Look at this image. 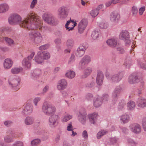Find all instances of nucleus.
Wrapping results in <instances>:
<instances>
[{
    "mask_svg": "<svg viewBox=\"0 0 146 146\" xmlns=\"http://www.w3.org/2000/svg\"><path fill=\"white\" fill-rule=\"evenodd\" d=\"M33 109V107L32 105L30 104H27L23 111L22 114L24 116L29 115L32 113Z\"/></svg>",
    "mask_w": 146,
    "mask_h": 146,
    "instance_id": "a211bd4d",
    "label": "nucleus"
},
{
    "mask_svg": "<svg viewBox=\"0 0 146 146\" xmlns=\"http://www.w3.org/2000/svg\"><path fill=\"white\" fill-rule=\"evenodd\" d=\"M22 68H13L11 70V73L14 74H17L19 73L22 70Z\"/></svg>",
    "mask_w": 146,
    "mask_h": 146,
    "instance_id": "79ce46f5",
    "label": "nucleus"
},
{
    "mask_svg": "<svg viewBox=\"0 0 146 146\" xmlns=\"http://www.w3.org/2000/svg\"><path fill=\"white\" fill-rule=\"evenodd\" d=\"M122 91V87L120 86H118L115 88L112 94L118 95Z\"/></svg>",
    "mask_w": 146,
    "mask_h": 146,
    "instance_id": "4c0bfd02",
    "label": "nucleus"
},
{
    "mask_svg": "<svg viewBox=\"0 0 146 146\" xmlns=\"http://www.w3.org/2000/svg\"><path fill=\"white\" fill-rule=\"evenodd\" d=\"M118 138L116 137H113L110 139V143L111 145H113L115 143H117Z\"/></svg>",
    "mask_w": 146,
    "mask_h": 146,
    "instance_id": "6e6d98bb",
    "label": "nucleus"
},
{
    "mask_svg": "<svg viewBox=\"0 0 146 146\" xmlns=\"http://www.w3.org/2000/svg\"><path fill=\"white\" fill-rule=\"evenodd\" d=\"M59 117L57 115H51L48 119V125L49 126L52 128L57 126L59 123Z\"/></svg>",
    "mask_w": 146,
    "mask_h": 146,
    "instance_id": "6e6552de",
    "label": "nucleus"
},
{
    "mask_svg": "<svg viewBox=\"0 0 146 146\" xmlns=\"http://www.w3.org/2000/svg\"><path fill=\"white\" fill-rule=\"evenodd\" d=\"M98 117V114L96 112H94L93 113L88 115V117L90 123L94 124L96 123Z\"/></svg>",
    "mask_w": 146,
    "mask_h": 146,
    "instance_id": "393cba45",
    "label": "nucleus"
},
{
    "mask_svg": "<svg viewBox=\"0 0 146 146\" xmlns=\"http://www.w3.org/2000/svg\"><path fill=\"white\" fill-rule=\"evenodd\" d=\"M88 23L87 19H83L78 25V30L79 33H82L87 26Z\"/></svg>",
    "mask_w": 146,
    "mask_h": 146,
    "instance_id": "4468645a",
    "label": "nucleus"
},
{
    "mask_svg": "<svg viewBox=\"0 0 146 146\" xmlns=\"http://www.w3.org/2000/svg\"><path fill=\"white\" fill-rule=\"evenodd\" d=\"M75 73L72 70H69L67 71L65 74L66 77L69 79H72L75 76Z\"/></svg>",
    "mask_w": 146,
    "mask_h": 146,
    "instance_id": "e433bc0d",
    "label": "nucleus"
},
{
    "mask_svg": "<svg viewBox=\"0 0 146 146\" xmlns=\"http://www.w3.org/2000/svg\"><path fill=\"white\" fill-rule=\"evenodd\" d=\"M41 55L40 52H38L35 57V61L37 63L41 64L43 62V59Z\"/></svg>",
    "mask_w": 146,
    "mask_h": 146,
    "instance_id": "72a5a7b5",
    "label": "nucleus"
},
{
    "mask_svg": "<svg viewBox=\"0 0 146 146\" xmlns=\"http://www.w3.org/2000/svg\"><path fill=\"white\" fill-rule=\"evenodd\" d=\"M82 136L85 139H87L88 138V134L87 131L84 130L82 133Z\"/></svg>",
    "mask_w": 146,
    "mask_h": 146,
    "instance_id": "774afa93",
    "label": "nucleus"
},
{
    "mask_svg": "<svg viewBox=\"0 0 146 146\" xmlns=\"http://www.w3.org/2000/svg\"><path fill=\"white\" fill-rule=\"evenodd\" d=\"M29 38L31 41L35 44H39L42 40V37L40 33L37 31H33L29 34Z\"/></svg>",
    "mask_w": 146,
    "mask_h": 146,
    "instance_id": "7ed1b4c3",
    "label": "nucleus"
},
{
    "mask_svg": "<svg viewBox=\"0 0 146 146\" xmlns=\"http://www.w3.org/2000/svg\"><path fill=\"white\" fill-rule=\"evenodd\" d=\"M75 60V56L73 54H72L71 56L69 59L68 63L71 64L74 62Z\"/></svg>",
    "mask_w": 146,
    "mask_h": 146,
    "instance_id": "4d7b16f0",
    "label": "nucleus"
},
{
    "mask_svg": "<svg viewBox=\"0 0 146 146\" xmlns=\"http://www.w3.org/2000/svg\"><path fill=\"white\" fill-rule=\"evenodd\" d=\"M69 12V10L66 7L64 6L61 7L57 10L58 17L61 20H64L67 17Z\"/></svg>",
    "mask_w": 146,
    "mask_h": 146,
    "instance_id": "39448f33",
    "label": "nucleus"
},
{
    "mask_svg": "<svg viewBox=\"0 0 146 146\" xmlns=\"http://www.w3.org/2000/svg\"><path fill=\"white\" fill-rule=\"evenodd\" d=\"M108 132V131L106 130H102L99 131L97 134V139H100L104 135L106 134Z\"/></svg>",
    "mask_w": 146,
    "mask_h": 146,
    "instance_id": "a19ab883",
    "label": "nucleus"
},
{
    "mask_svg": "<svg viewBox=\"0 0 146 146\" xmlns=\"http://www.w3.org/2000/svg\"><path fill=\"white\" fill-rule=\"evenodd\" d=\"M112 102L113 104H115L118 99V95L112 94Z\"/></svg>",
    "mask_w": 146,
    "mask_h": 146,
    "instance_id": "864d4df0",
    "label": "nucleus"
},
{
    "mask_svg": "<svg viewBox=\"0 0 146 146\" xmlns=\"http://www.w3.org/2000/svg\"><path fill=\"white\" fill-rule=\"evenodd\" d=\"M132 62L131 60L127 59L124 62V65L127 68H129L130 66L132 64Z\"/></svg>",
    "mask_w": 146,
    "mask_h": 146,
    "instance_id": "de8ad7c7",
    "label": "nucleus"
},
{
    "mask_svg": "<svg viewBox=\"0 0 146 146\" xmlns=\"http://www.w3.org/2000/svg\"><path fill=\"white\" fill-rule=\"evenodd\" d=\"M42 18L43 20L47 23L52 25H56L57 24L56 20L52 13L46 12L43 14Z\"/></svg>",
    "mask_w": 146,
    "mask_h": 146,
    "instance_id": "20e7f679",
    "label": "nucleus"
},
{
    "mask_svg": "<svg viewBox=\"0 0 146 146\" xmlns=\"http://www.w3.org/2000/svg\"><path fill=\"white\" fill-rule=\"evenodd\" d=\"M120 129L121 130L123 133L126 134L128 133L129 130L128 129L125 127H119Z\"/></svg>",
    "mask_w": 146,
    "mask_h": 146,
    "instance_id": "69168bd1",
    "label": "nucleus"
},
{
    "mask_svg": "<svg viewBox=\"0 0 146 146\" xmlns=\"http://www.w3.org/2000/svg\"><path fill=\"white\" fill-rule=\"evenodd\" d=\"M116 49L117 53L119 54H123L125 52V50L123 47L122 46L117 47Z\"/></svg>",
    "mask_w": 146,
    "mask_h": 146,
    "instance_id": "58836bf2",
    "label": "nucleus"
},
{
    "mask_svg": "<svg viewBox=\"0 0 146 146\" xmlns=\"http://www.w3.org/2000/svg\"><path fill=\"white\" fill-rule=\"evenodd\" d=\"M13 61L11 58H8L5 59L3 63L4 68L5 70L10 69L13 66Z\"/></svg>",
    "mask_w": 146,
    "mask_h": 146,
    "instance_id": "aec40b11",
    "label": "nucleus"
},
{
    "mask_svg": "<svg viewBox=\"0 0 146 146\" xmlns=\"http://www.w3.org/2000/svg\"><path fill=\"white\" fill-rule=\"evenodd\" d=\"M12 146H23V143L21 141H17L12 144Z\"/></svg>",
    "mask_w": 146,
    "mask_h": 146,
    "instance_id": "603ef678",
    "label": "nucleus"
},
{
    "mask_svg": "<svg viewBox=\"0 0 146 146\" xmlns=\"http://www.w3.org/2000/svg\"><path fill=\"white\" fill-rule=\"evenodd\" d=\"M10 133L12 137L10 135H7L4 137V140L5 142L7 143H12L14 141L13 137L16 138L17 137L15 135H13L14 133L12 131H11Z\"/></svg>",
    "mask_w": 146,
    "mask_h": 146,
    "instance_id": "c85d7f7f",
    "label": "nucleus"
},
{
    "mask_svg": "<svg viewBox=\"0 0 146 146\" xmlns=\"http://www.w3.org/2000/svg\"><path fill=\"white\" fill-rule=\"evenodd\" d=\"M124 74L123 72H121L111 76L107 74L106 76L108 80L113 82H118L121 80Z\"/></svg>",
    "mask_w": 146,
    "mask_h": 146,
    "instance_id": "423d86ee",
    "label": "nucleus"
},
{
    "mask_svg": "<svg viewBox=\"0 0 146 146\" xmlns=\"http://www.w3.org/2000/svg\"><path fill=\"white\" fill-rule=\"evenodd\" d=\"M9 9V5L7 3H3L0 4V13H4L7 12Z\"/></svg>",
    "mask_w": 146,
    "mask_h": 146,
    "instance_id": "cd10ccee",
    "label": "nucleus"
},
{
    "mask_svg": "<svg viewBox=\"0 0 146 146\" xmlns=\"http://www.w3.org/2000/svg\"><path fill=\"white\" fill-rule=\"evenodd\" d=\"M100 35V32L96 30L93 31L92 34V38L94 40L97 39Z\"/></svg>",
    "mask_w": 146,
    "mask_h": 146,
    "instance_id": "ea45409f",
    "label": "nucleus"
},
{
    "mask_svg": "<svg viewBox=\"0 0 146 146\" xmlns=\"http://www.w3.org/2000/svg\"><path fill=\"white\" fill-rule=\"evenodd\" d=\"M102 103V99L101 97H98L94 99L93 104L94 106L98 108L100 106Z\"/></svg>",
    "mask_w": 146,
    "mask_h": 146,
    "instance_id": "c756f323",
    "label": "nucleus"
},
{
    "mask_svg": "<svg viewBox=\"0 0 146 146\" xmlns=\"http://www.w3.org/2000/svg\"><path fill=\"white\" fill-rule=\"evenodd\" d=\"M49 86L48 85H47L45 86L42 90V94H45L49 90Z\"/></svg>",
    "mask_w": 146,
    "mask_h": 146,
    "instance_id": "e2e57ef3",
    "label": "nucleus"
},
{
    "mask_svg": "<svg viewBox=\"0 0 146 146\" xmlns=\"http://www.w3.org/2000/svg\"><path fill=\"white\" fill-rule=\"evenodd\" d=\"M35 53L33 52L28 57L25 58L22 61V64L25 68H29L31 66V61L35 55Z\"/></svg>",
    "mask_w": 146,
    "mask_h": 146,
    "instance_id": "9b49d317",
    "label": "nucleus"
},
{
    "mask_svg": "<svg viewBox=\"0 0 146 146\" xmlns=\"http://www.w3.org/2000/svg\"><path fill=\"white\" fill-rule=\"evenodd\" d=\"M91 58L88 55L84 56L81 59L79 63L78 67L80 70H82L91 61Z\"/></svg>",
    "mask_w": 146,
    "mask_h": 146,
    "instance_id": "9d476101",
    "label": "nucleus"
},
{
    "mask_svg": "<svg viewBox=\"0 0 146 146\" xmlns=\"http://www.w3.org/2000/svg\"><path fill=\"white\" fill-rule=\"evenodd\" d=\"M87 113L85 109L84 108H80L78 114V119L82 124H85L86 121Z\"/></svg>",
    "mask_w": 146,
    "mask_h": 146,
    "instance_id": "0eeeda50",
    "label": "nucleus"
},
{
    "mask_svg": "<svg viewBox=\"0 0 146 146\" xmlns=\"http://www.w3.org/2000/svg\"><path fill=\"white\" fill-rule=\"evenodd\" d=\"M120 18V14L117 11H113L110 15V20L114 24L117 23L119 21Z\"/></svg>",
    "mask_w": 146,
    "mask_h": 146,
    "instance_id": "ddd939ff",
    "label": "nucleus"
},
{
    "mask_svg": "<svg viewBox=\"0 0 146 146\" xmlns=\"http://www.w3.org/2000/svg\"><path fill=\"white\" fill-rule=\"evenodd\" d=\"M70 23V21H67V23L65 25V27L66 29V30H68V31H70L72 30L74 28V27H68V25Z\"/></svg>",
    "mask_w": 146,
    "mask_h": 146,
    "instance_id": "052dcab7",
    "label": "nucleus"
},
{
    "mask_svg": "<svg viewBox=\"0 0 146 146\" xmlns=\"http://www.w3.org/2000/svg\"><path fill=\"white\" fill-rule=\"evenodd\" d=\"M42 111L45 115L50 116L54 114L56 111V108L53 105L46 102L42 106Z\"/></svg>",
    "mask_w": 146,
    "mask_h": 146,
    "instance_id": "f03ea898",
    "label": "nucleus"
},
{
    "mask_svg": "<svg viewBox=\"0 0 146 146\" xmlns=\"http://www.w3.org/2000/svg\"><path fill=\"white\" fill-rule=\"evenodd\" d=\"M95 83L94 81H92L91 82L87 83L86 84V87L89 88H93L95 86Z\"/></svg>",
    "mask_w": 146,
    "mask_h": 146,
    "instance_id": "3c124183",
    "label": "nucleus"
},
{
    "mask_svg": "<svg viewBox=\"0 0 146 146\" xmlns=\"http://www.w3.org/2000/svg\"><path fill=\"white\" fill-rule=\"evenodd\" d=\"M49 46L48 44H45L40 46L39 47V49L40 50H43L47 49Z\"/></svg>",
    "mask_w": 146,
    "mask_h": 146,
    "instance_id": "bf43d9fd",
    "label": "nucleus"
},
{
    "mask_svg": "<svg viewBox=\"0 0 146 146\" xmlns=\"http://www.w3.org/2000/svg\"><path fill=\"white\" fill-rule=\"evenodd\" d=\"M42 57L44 60H47L50 57V54L46 51H39Z\"/></svg>",
    "mask_w": 146,
    "mask_h": 146,
    "instance_id": "f704fd0d",
    "label": "nucleus"
},
{
    "mask_svg": "<svg viewBox=\"0 0 146 146\" xmlns=\"http://www.w3.org/2000/svg\"><path fill=\"white\" fill-rule=\"evenodd\" d=\"M139 81V77L138 74L134 73L131 74L128 78V82L129 84H133Z\"/></svg>",
    "mask_w": 146,
    "mask_h": 146,
    "instance_id": "f3484780",
    "label": "nucleus"
},
{
    "mask_svg": "<svg viewBox=\"0 0 146 146\" xmlns=\"http://www.w3.org/2000/svg\"><path fill=\"white\" fill-rule=\"evenodd\" d=\"M86 49L85 46L83 45L80 46L76 51V56L78 57L82 56L85 53Z\"/></svg>",
    "mask_w": 146,
    "mask_h": 146,
    "instance_id": "6ab92c4d",
    "label": "nucleus"
},
{
    "mask_svg": "<svg viewBox=\"0 0 146 146\" xmlns=\"http://www.w3.org/2000/svg\"><path fill=\"white\" fill-rule=\"evenodd\" d=\"M35 121L34 117L32 116L27 117L24 119V122L25 124L27 125H32Z\"/></svg>",
    "mask_w": 146,
    "mask_h": 146,
    "instance_id": "bb28decb",
    "label": "nucleus"
},
{
    "mask_svg": "<svg viewBox=\"0 0 146 146\" xmlns=\"http://www.w3.org/2000/svg\"><path fill=\"white\" fill-rule=\"evenodd\" d=\"M119 38L123 40L126 46H128L131 42L129 33L126 31H123L120 33L119 35Z\"/></svg>",
    "mask_w": 146,
    "mask_h": 146,
    "instance_id": "1a4fd4ad",
    "label": "nucleus"
},
{
    "mask_svg": "<svg viewBox=\"0 0 146 146\" xmlns=\"http://www.w3.org/2000/svg\"><path fill=\"white\" fill-rule=\"evenodd\" d=\"M139 64L141 68L143 69H146V62H140L139 63Z\"/></svg>",
    "mask_w": 146,
    "mask_h": 146,
    "instance_id": "0e129e2a",
    "label": "nucleus"
},
{
    "mask_svg": "<svg viewBox=\"0 0 146 146\" xmlns=\"http://www.w3.org/2000/svg\"><path fill=\"white\" fill-rule=\"evenodd\" d=\"M12 122L10 120H7L4 122V124L6 127H9L12 124Z\"/></svg>",
    "mask_w": 146,
    "mask_h": 146,
    "instance_id": "338daca9",
    "label": "nucleus"
},
{
    "mask_svg": "<svg viewBox=\"0 0 146 146\" xmlns=\"http://www.w3.org/2000/svg\"><path fill=\"white\" fill-rule=\"evenodd\" d=\"M67 47L69 48H71L74 45V41L72 39H69L67 40L66 42Z\"/></svg>",
    "mask_w": 146,
    "mask_h": 146,
    "instance_id": "09e8293b",
    "label": "nucleus"
},
{
    "mask_svg": "<svg viewBox=\"0 0 146 146\" xmlns=\"http://www.w3.org/2000/svg\"><path fill=\"white\" fill-rule=\"evenodd\" d=\"M20 79L17 77L10 76L8 80L9 84L10 87L14 88L17 87L20 84Z\"/></svg>",
    "mask_w": 146,
    "mask_h": 146,
    "instance_id": "f8f14e48",
    "label": "nucleus"
},
{
    "mask_svg": "<svg viewBox=\"0 0 146 146\" xmlns=\"http://www.w3.org/2000/svg\"><path fill=\"white\" fill-rule=\"evenodd\" d=\"M99 12L96 9H94L90 12V14L92 17H96L98 14Z\"/></svg>",
    "mask_w": 146,
    "mask_h": 146,
    "instance_id": "8fccbe9b",
    "label": "nucleus"
},
{
    "mask_svg": "<svg viewBox=\"0 0 146 146\" xmlns=\"http://www.w3.org/2000/svg\"><path fill=\"white\" fill-rule=\"evenodd\" d=\"M104 78V75L102 72L98 71L96 81L97 84L99 86H101L103 84Z\"/></svg>",
    "mask_w": 146,
    "mask_h": 146,
    "instance_id": "412c9836",
    "label": "nucleus"
},
{
    "mask_svg": "<svg viewBox=\"0 0 146 146\" xmlns=\"http://www.w3.org/2000/svg\"><path fill=\"white\" fill-rule=\"evenodd\" d=\"M4 40L9 46H13L15 45V42L13 39L7 37H5L4 38L1 35V33H0V42H2Z\"/></svg>",
    "mask_w": 146,
    "mask_h": 146,
    "instance_id": "4be33fe9",
    "label": "nucleus"
},
{
    "mask_svg": "<svg viewBox=\"0 0 146 146\" xmlns=\"http://www.w3.org/2000/svg\"><path fill=\"white\" fill-rule=\"evenodd\" d=\"M137 106L143 109L146 107V99L143 98H139L136 102Z\"/></svg>",
    "mask_w": 146,
    "mask_h": 146,
    "instance_id": "5701e85b",
    "label": "nucleus"
},
{
    "mask_svg": "<svg viewBox=\"0 0 146 146\" xmlns=\"http://www.w3.org/2000/svg\"><path fill=\"white\" fill-rule=\"evenodd\" d=\"M106 42L109 46L113 48L116 47L117 44V40L115 38L108 39Z\"/></svg>",
    "mask_w": 146,
    "mask_h": 146,
    "instance_id": "a878e982",
    "label": "nucleus"
},
{
    "mask_svg": "<svg viewBox=\"0 0 146 146\" xmlns=\"http://www.w3.org/2000/svg\"><path fill=\"white\" fill-rule=\"evenodd\" d=\"M72 117V115L67 114L65 115L62 119V121L63 122H65L71 119Z\"/></svg>",
    "mask_w": 146,
    "mask_h": 146,
    "instance_id": "37998d69",
    "label": "nucleus"
},
{
    "mask_svg": "<svg viewBox=\"0 0 146 146\" xmlns=\"http://www.w3.org/2000/svg\"><path fill=\"white\" fill-rule=\"evenodd\" d=\"M41 98L39 97L35 98L33 100V102L34 105L37 107L38 106V103L40 101Z\"/></svg>",
    "mask_w": 146,
    "mask_h": 146,
    "instance_id": "5fc2aeb1",
    "label": "nucleus"
},
{
    "mask_svg": "<svg viewBox=\"0 0 146 146\" xmlns=\"http://www.w3.org/2000/svg\"><path fill=\"white\" fill-rule=\"evenodd\" d=\"M41 73V71L39 69L35 70L32 73V78L34 79H36L39 77Z\"/></svg>",
    "mask_w": 146,
    "mask_h": 146,
    "instance_id": "2f4dec72",
    "label": "nucleus"
},
{
    "mask_svg": "<svg viewBox=\"0 0 146 146\" xmlns=\"http://www.w3.org/2000/svg\"><path fill=\"white\" fill-rule=\"evenodd\" d=\"M41 140L39 139H36L33 140L31 142V144L33 146H35L39 144Z\"/></svg>",
    "mask_w": 146,
    "mask_h": 146,
    "instance_id": "a18cd8bd",
    "label": "nucleus"
},
{
    "mask_svg": "<svg viewBox=\"0 0 146 146\" xmlns=\"http://www.w3.org/2000/svg\"><path fill=\"white\" fill-rule=\"evenodd\" d=\"M8 21L11 25L19 24L21 26L29 29L40 28L45 31L48 29L47 26L41 27V22L39 17L33 13H29L22 21L21 17L19 15L14 14L9 18Z\"/></svg>",
    "mask_w": 146,
    "mask_h": 146,
    "instance_id": "f257e3e1",
    "label": "nucleus"
},
{
    "mask_svg": "<svg viewBox=\"0 0 146 146\" xmlns=\"http://www.w3.org/2000/svg\"><path fill=\"white\" fill-rule=\"evenodd\" d=\"M102 99V101L106 102L108 101L109 99V96L108 94H105L103 95L102 97L101 98Z\"/></svg>",
    "mask_w": 146,
    "mask_h": 146,
    "instance_id": "680f3d73",
    "label": "nucleus"
},
{
    "mask_svg": "<svg viewBox=\"0 0 146 146\" xmlns=\"http://www.w3.org/2000/svg\"><path fill=\"white\" fill-rule=\"evenodd\" d=\"M99 26L102 29H106L108 27V25L107 22L104 21L99 24Z\"/></svg>",
    "mask_w": 146,
    "mask_h": 146,
    "instance_id": "49530a36",
    "label": "nucleus"
},
{
    "mask_svg": "<svg viewBox=\"0 0 146 146\" xmlns=\"http://www.w3.org/2000/svg\"><path fill=\"white\" fill-rule=\"evenodd\" d=\"M127 106L128 110L132 111L135 108L136 105L134 101L130 100L127 102Z\"/></svg>",
    "mask_w": 146,
    "mask_h": 146,
    "instance_id": "473e14b6",
    "label": "nucleus"
},
{
    "mask_svg": "<svg viewBox=\"0 0 146 146\" xmlns=\"http://www.w3.org/2000/svg\"><path fill=\"white\" fill-rule=\"evenodd\" d=\"M126 104V102L124 100H121L118 105L117 109L119 111L122 110L124 108Z\"/></svg>",
    "mask_w": 146,
    "mask_h": 146,
    "instance_id": "c9c22d12",
    "label": "nucleus"
},
{
    "mask_svg": "<svg viewBox=\"0 0 146 146\" xmlns=\"http://www.w3.org/2000/svg\"><path fill=\"white\" fill-rule=\"evenodd\" d=\"M129 128L132 132L136 134H138L141 132V127L137 123L131 124L129 126Z\"/></svg>",
    "mask_w": 146,
    "mask_h": 146,
    "instance_id": "2eb2a0df",
    "label": "nucleus"
},
{
    "mask_svg": "<svg viewBox=\"0 0 146 146\" xmlns=\"http://www.w3.org/2000/svg\"><path fill=\"white\" fill-rule=\"evenodd\" d=\"M120 120L122 124L128 123L130 120V116L127 113H125L119 116Z\"/></svg>",
    "mask_w": 146,
    "mask_h": 146,
    "instance_id": "b1692460",
    "label": "nucleus"
},
{
    "mask_svg": "<svg viewBox=\"0 0 146 146\" xmlns=\"http://www.w3.org/2000/svg\"><path fill=\"white\" fill-rule=\"evenodd\" d=\"M142 125L144 130L146 131V117H144L142 120Z\"/></svg>",
    "mask_w": 146,
    "mask_h": 146,
    "instance_id": "13d9d810",
    "label": "nucleus"
},
{
    "mask_svg": "<svg viewBox=\"0 0 146 146\" xmlns=\"http://www.w3.org/2000/svg\"><path fill=\"white\" fill-rule=\"evenodd\" d=\"M138 13V9L137 7L135 6H133L132 7L131 11L133 16L136 17Z\"/></svg>",
    "mask_w": 146,
    "mask_h": 146,
    "instance_id": "c03bdc74",
    "label": "nucleus"
},
{
    "mask_svg": "<svg viewBox=\"0 0 146 146\" xmlns=\"http://www.w3.org/2000/svg\"><path fill=\"white\" fill-rule=\"evenodd\" d=\"M92 68L87 67L85 68L84 71V74L81 76L82 78H86L92 73Z\"/></svg>",
    "mask_w": 146,
    "mask_h": 146,
    "instance_id": "7c9ffc66",
    "label": "nucleus"
},
{
    "mask_svg": "<svg viewBox=\"0 0 146 146\" xmlns=\"http://www.w3.org/2000/svg\"><path fill=\"white\" fill-rule=\"evenodd\" d=\"M68 83L65 79H62L59 80L57 85V89L59 90H63L67 87Z\"/></svg>",
    "mask_w": 146,
    "mask_h": 146,
    "instance_id": "dca6fc26",
    "label": "nucleus"
}]
</instances>
